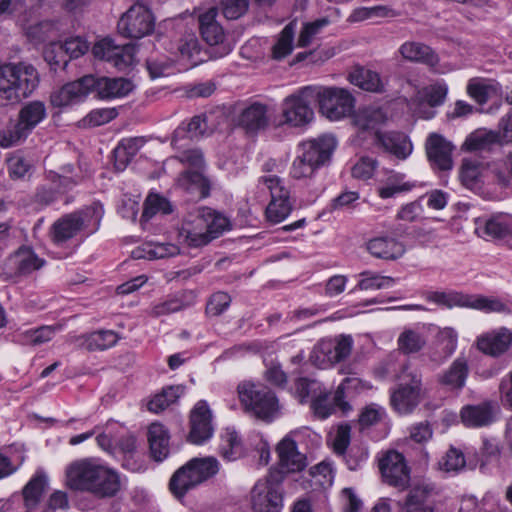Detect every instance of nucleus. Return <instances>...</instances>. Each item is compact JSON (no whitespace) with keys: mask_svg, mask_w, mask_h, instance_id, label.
<instances>
[{"mask_svg":"<svg viewBox=\"0 0 512 512\" xmlns=\"http://www.w3.org/2000/svg\"><path fill=\"white\" fill-rule=\"evenodd\" d=\"M66 484L75 491L90 492L98 497H112L120 489L118 474L91 459L78 460L66 469Z\"/></svg>","mask_w":512,"mask_h":512,"instance_id":"obj_1","label":"nucleus"},{"mask_svg":"<svg viewBox=\"0 0 512 512\" xmlns=\"http://www.w3.org/2000/svg\"><path fill=\"white\" fill-rule=\"evenodd\" d=\"M36 68L28 63L0 66V105L16 104L30 96L39 84Z\"/></svg>","mask_w":512,"mask_h":512,"instance_id":"obj_2","label":"nucleus"},{"mask_svg":"<svg viewBox=\"0 0 512 512\" xmlns=\"http://www.w3.org/2000/svg\"><path fill=\"white\" fill-rule=\"evenodd\" d=\"M104 215L103 206L94 202L84 209L63 215L51 226L50 237L54 244L62 245L81 232L95 233Z\"/></svg>","mask_w":512,"mask_h":512,"instance_id":"obj_3","label":"nucleus"},{"mask_svg":"<svg viewBox=\"0 0 512 512\" xmlns=\"http://www.w3.org/2000/svg\"><path fill=\"white\" fill-rule=\"evenodd\" d=\"M191 218L183 224L179 232L180 238L189 247L206 246L229 228V220L208 207L199 208Z\"/></svg>","mask_w":512,"mask_h":512,"instance_id":"obj_4","label":"nucleus"},{"mask_svg":"<svg viewBox=\"0 0 512 512\" xmlns=\"http://www.w3.org/2000/svg\"><path fill=\"white\" fill-rule=\"evenodd\" d=\"M240 403L245 412L263 421H272L279 412L278 399L268 387L251 381L237 386Z\"/></svg>","mask_w":512,"mask_h":512,"instance_id":"obj_5","label":"nucleus"},{"mask_svg":"<svg viewBox=\"0 0 512 512\" xmlns=\"http://www.w3.org/2000/svg\"><path fill=\"white\" fill-rule=\"evenodd\" d=\"M397 378L399 383L391 393V405L399 414L411 413L425 396L422 374L418 369L405 364Z\"/></svg>","mask_w":512,"mask_h":512,"instance_id":"obj_6","label":"nucleus"},{"mask_svg":"<svg viewBox=\"0 0 512 512\" xmlns=\"http://www.w3.org/2000/svg\"><path fill=\"white\" fill-rule=\"evenodd\" d=\"M218 471L219 463L215 458H194L173 474L169 483L170 490L177 498H181Z\"/></svg>","mask_w":512,"mask_h":512,"instance_id":"obj_7","label":"nucleus"},{"mask_svg":"<svg viewBox=\"0 0 512 512\" xmlns=\"http://www.w3.org/2000/svg\"><path fill=\"white\" fill-rule=\"evenodd\" d=\"M46 116V106L42 101L26 103L18 113L17 122L11 128L0 132V145L8 148L23 142Z\"/></svg>","mask_w":512,"mask_h":512,"instance_id":"obj_8","label":"nucleus"},{"mask_svg":"<svg viewBox=\"0 0 512 512\" xmlns=\"http://www.w3.org/2000/svg\"><path fill=\"white\" fill-rule=\"evenodd\" d=\"M314 92L320 112L332 121L340 120L350 115L354 109L355 99L352 94L343 88L317 87Z\"/></svg>","mask_w":512,"mask_h":512,"instance_id":"obj_9","label":"nucleus"},{"mask_svg":"<svg viewBox=\"0 0 512 512\" xmlns=\"http://www.w3.org/2000/svg\"><path fill=\"white\" fill-rule=\"evenodd\" d=\"M282 482L280 472H269L254 485L251 503L255 512H280L282 508Z\"/></svg>","mask_w":512,"mask_h":512,"instance_id":"obj_10","label":"nucleus"},{"mask_svg":"<svg viewBox=\"0 0 512 512\" xmlns=\"http://www.w3.org/2000/svg\"><path fill=\"white\" fill-rule=\"evenodd\" d=\"M315 91L314 86H306L283 100L284 123L292 127H301L313 120L314 112L311 103L315 100Z\"/></svg>","mask_w":512,"mask_h":512,"instance_id":"obj_11","label":"nucleus"},{"mask_svg":"<svg viewBox=\"0 0 512 512\" xmlns=\"http://www.w3.org/2000/svg\"><path fill=\"white\" fill-rule=\"evenodd\" d=\"M117 29L127 38L139 39L153 31L154 17L145 5L137 2L121 16Z\"/></svg>","mask_w":512,"mask_h":512,"instance_id":"obj_12","label":"nucleus"},{"mask_svg":"<svg viewBox=\"0 0 512 512\" xmlns=\"http://www.w3.org/2000/svg\"><path fill=\"white\" fill-rule=\"evenodd\" d=\"M259 182L264 184L271 194V201L266 208L267 219L273 223L283 221L292 210L289 190L276 175L262 176Z\"/></svg>","mask_w":512,"mask_h":512,"instance_id":"obj_13","label":"nucleus"},{"mask_svg":"<svg viewBox=\"0 0 512 512\" xmlns=\"http://www.w3.org/2000/svg\"><path fill=\"white\" fill-rule=\"evenodd\" d=\"M353 339L350 335H339L335 338L322 339L313 350V358L325 368L346 359L352 351Z\"/></svg>","mask_w":512,"mask_h":512,"instance_id":"obj_14","label":"nucleus"},{"mask_svg":"<svg viewBox=\"0 0 512 512\" xmlns=\"http://www.w3.org/2000/svg\"><path fill=\"white\" fill-rule=\"evenodd\" d=\"M135 46L131 43L117 45L110 38L96 42L92 48L95 58L104 60L122 71L130 67L135 60Z\"/></svg>","mask_w":512,"mask_h":512,"instance_id":"obj_15","label":"nucleus"},{"mask_svg":"<svg viewBox=\"0 0 512 512\" xmlns=\"http://www.w3.org/2000/svg\"><path fill=\"white\" fill-rule=\"evenodd\" d=\"M218 10L215 7L209 8L206 12L199 15V30L202 39L210 46H218L215 52V58H221L229 54L233 47L225 41V32L218 23L216 17Z\"/></svg>","mask_w":512,"mask_h":512,"instance_id":"obj_16","label":"nucleus"},{"mask_svg":"<svg viewBox=\"0 0 512 512\" xmlns=\"http://www.w3.org/2000/svg\"><path fill=\"white\" fill-rule=\"evenodd\" d=\"M384 481L390 486L404 490L410 482V472L404 456L396 451L388 452L379 463Z\"/></svg>","mask_w":512,"mask_h":512,"instance_id":"obj_17","label":"nucleus"},{"mask_svg":"<svg viewBox=\"0 0 512 512\" xmlns=\"http://www.w3.org/2000/svg\"><path fill=\"white\" fill-rule=\"evenodd\" d=\"M92 75H85L78 80L68 82L50 95L52 106L63 108L77 104L91 93Z\"/></svg>","mask_w":512,"mask_h":512,"instance_id":"obj_18","label":"nucleus"},{"mask_svg":"<svg viewBox=\"0 0 512 512\" xmlns=\"http://www.w3.org/2000/svg\"><path fill=\"white\" fill-rule=\"evenodd\" d=\"M269 123L268 106L258 101L245 105L236 117L237 126L252 135L265 130Z\"/></svg>","mask_w":512,"mask_h":512,"instance_id":"obj_19","label":"nucleus"},{"mask_svg":"<svg viewBox=\"0 0 512 512\" xmlns=\"http://www.w3.org/2000/svg\"><path fill=\"white\" fill-rule=\"evenodd\" d=\"M276 452L279 458L278 469L270 472H280L284 477L286 473L300 472L307 466L306 456L298 451L297 443L290 437H284L278 443Z\"/></svg>","mask_w":512,"mask_h":512,"instance_id":"obj_20","label":"nucleus"},{"mask_svg":"<svg viewBox=\"0 0 512 512\" xmlns=\"http://www.w3.org/2000/svg\"><path fill=\"white\" fill-rule=\"evenodd\" d=\"M426 154L431 165L439 170H451L454 146L442 135L431 133L425 143Z\"/></svg>","mask_w":512,"mask_h":512,"instance_id":"obj_21","label":"nucleus"},{"mask_svg":"<svg viewBox=\"0 0 512 512\" xmlns=\"http://www.w3.org/2000/svg\"><path fill=\"white\" fill-rule=\"evenodd\" d=\"M134 88L133 83L123 77H95L92 75L91 92L99 99L111 100L127 96Z\"/></svg>","mask_w":512,"mask_h":512,"instance_id":"obj_22","label":"nucleus"},{"mask_svg":"<svg viewBox=\"0 0 512 512\" xmlns=\"http://www.w3.org/2000/svg\"><path fill=\"white\" fill-rule=\"evenodd\" d=\"M336 144L333 136L321 135L302 142L299 145L298 152L307 158H311L312 162L322 167L330 161Z\"/></svg>","mask_w":512,"mask_h":512,"instance_id":"obj_23","label":"nucleus"},{"mask_svg":"<svg viewBox=\"0 0 512 512\" xmlns=\"http://www.w3.org/2000/svg\"><path fill=\"white\" fill-rule=\"evenodd\" d=\"M498 406L493 401H483L476 405L461 408L460 417L466 427L479 428L491 425L495 421Z\"/></svg>","mask_w":512,"mask_h":512,"instance_id":"obj_24","label":"nucleus"},{"mask_svg":"<svg viewBox=\"0 0 512 512\" xmlns=\"http://www.w3.org/2000/svg\"><path fill=\"white\" fill-rule=\"evenodd\" d=\"M336 408H339L344 413L351 409L349 403L343 399L342 388L337 389L333 394L324 388L310 403L313 415L321 420L328 418L335 412Z\"/></svg>","mask_w":512,"mask_h":512,"instance_id":"obj_25","label":"nucleus"},{"mask_svg":"<svg viewBox=\"0 0 512 512\" xmlns=\"http://www.w3.org/2000/svg\"><path fill=\"white\" fill-rule=\"evenodd\" d=\"M211 418V411L206 401H199L190 414V442L202 444L212 436Z\"/></svg>","mask_w":512,"mask_h":512,"instance_id":"obj_26","label":"nucleus"},{"mask_svg":"<svg viewBox=\"0 0 512 512\" xmlns=\"http://www.w3.org/2000/svg\"><path fill=\"white\" fill-rule=\"evenodd\" d=\"M512 344V332L501 327L480 335L476 340V346L482 353L498 357L504 354Z\"/></svg>","mask_w":512,"mask_h":512,"instance_id":"obj_27","label":"nucleus"},{"mask_svg":"<svg viewBox=\"0 0 512 512\" xmlns=\"http://www.w3.org/2000/svg\"><path fill=\"white\" fill-rule=\"evenodd\" d=\"M469 372L468 359L460 355L451 363L448 369L438 375L437 381L452 391H460L466 385Z\"/></svg>","mask_w":512,"mask_h":512,"instance_id":"obj_28","label":"nucleus"},{"mask_svg":"<svg viewBox=\"0 0 512 512\" xmlns=\"http://www.w3.org/2000/svg\"><path fill=\"white\" fill-rule=\"evenodd\" d=\"M375 144L385 152L391 153L399 159L407 158L412 152V143L406 135L400 132L375 133Z\"/></svg>","mask_w":512,"mask_h":512,"instance_id":"obj_29","label":"nucleus"},{"mask_svg":"<svg viewBox=\"0 0 512 512\" xmlns=\"http://www.w3.org/2000/svg\"><path fill=\"white\" fill-rule=\"evenodd\" d=\"M434 488L429 484L414 486L408 493L404 503H398L404 512H435V507L430 500Z\"/></svg>","mask_w":512,"mask_h":512,"instance_id":"obj_30","label":"nucleus"},{"mask_svg":"<svg viewBox=\"0 0 512 512\" xmlns=\"http://www.w3.org/2000/svg\"><path fill=\"white\" fill-rule=\"evenodd\" d=\"M208 130L207 117L205 114L195 115L185 124L181 123L174 131L171 145L174 149L182 148V141L192 140L206 134Z\"/></svg>","mask_w":512,"mask_h":512,"instance_id":"obj_31","label":"nucleus"},{"mask_svg":"<svg viewBox=\"0 0 512 512\" xmlns=\"http://www.w3.org/2000/svg\"><path fill=\"white\" fill-rule=\"evenodd\" d=\"M9 264L14 268V275L25 276L41 269L45 260L38 257L29 247H21L9 257Z\"/></svg>","mask_w":512,"mask_h":512,"instance_id":"obj_32","label":"nucleus"},{"mask_svg":"<svg viewBox=\"0 0 512 512\" xmlns=\"http://www.w3.org/2000/svg\"><path fill=\"white\" fill-rule=\"evenodd\" d=\"M399 54L409 62L422 63L432 68L439 63L438 55L433 49L421 42L407 41L399 47Z\"/></svg>","mask_w":512,"mask_h":512,"instance_id":"obj_33","label":"nucleus"},{"mask_svg":"<svg viewBox=\"0 0 512 512\" xmlns=\"http://www.w3.org/2000/svg\"><path fill=\"white\" fill-rule=\"evenodd\" d=\"M368 252L375 258L396 260L405 253L404 245L391 237H376L366 244Z\"/></svg>","mask_w":512,"mask_h":512,"instance_id":"obj_34","label":"nucleus"},{"mask_svg":"<svg viewBox=\"0 0 512 512\" xmlns=\"http://www.w3.org/2000/svg\"><path fill=\"white\" fill-rule=\"evenodd\" d=\"M388 120L387 112L379 106L368 105L360 107L354 114L353 122L362 131H379V127Z\"/></svg>","mask_w":512,"mask_h":512,"instance_id":"obj_35","label":"nucleus"},{"mask_svg":"<svg viewBox=\"0 0 512 512\" xmlns=\"http://www.w3.org/2000/svg\"><path fill=\"white\" fill-rule=\"evenodd\" d=\"M177 185L198 199L210 194V182L203 170H185L177 178Z\"/></svg>","mask_w":512,"mask_h":512,"instance_id":"obj_36","label":"nucleus"},{"mask_svg":"<svg viewBox=\"0 0 512 512\" xmlns=\"http://www.w3.org/2000/svg\"><path fill=\"white\" fill-rule=\"evenodd\" d=\"M169 432L160 423H152L148 428V442L152 458L163 461L169 454Z\"/></svg>","mask_w":512,"mask_h":512,"instance_id":"obj_37","label":"nucleus"},{"mask_svg":"<svg viewBox=\"0 0 512 512\" xmlns=\"http://www.w3.org/2000/svg\"><path fill=\"white\" fill-rule=\"evenodd\" d=\"M476 232L480 237L502 239L512 234V227L508 218L502 215L487 220H477Z\"/></svg>","mask_w":512,"mask_h":512,"instance_id":"obj_38","label":"nucleus"},{"mask_svg":"<svg viewBox=\"0 0 512 512\" xmlns=\"http://www.w3.org/2000/svg\"><path fill=\"white\" fill-rule=\"evenodd\" d=\"M350 82L369 92L380 93L384 91V84L380 75L368 68L357 66L349 74Z\"/></svg>","mask_w":512,"mask_h":512,"instance_id":"obj_39","label":"nucleus"},{"mask_svg":"<svg viewBox=\"0 0 512 512\" xmlns=\"http://www.w3.org/2000/svg\"><path fill=\"white\" fill-rule=\"evenodd\" d=\"M427 343L420 328H405L398 336V349L403 354H413L422 350Z\"/></svg>","mask_w":512,"mask_h":512,"instance_id":"obj_40","label":"nucleus"},{"mask_svg":"<svg viewBox=\"0 0 512 512\" xmlns=\"http://www.w3.org/2000/svg\"><path fill=\"white\" fill-rule=\"evenodd\" d=\"M195 298L193 291H184L179 295L170 297L152 308V315L155 317L178 312L189 306Z\"/></svg>","mask_w":512,"mask_h":512,"instance_id":"obj_41","label":"nucleus"},{"mask_svg":"<svg viewBox=\"0 0 512 512\" xmlns=\"http://www.w3.org/2000/svg\"><path fill=\"white\" fill-rule=\"evenodd\" d=\"M466 308H472L484 313H508L510 309L506 303L496 297H487L481 295H469L465 300Z\"/></svg>","mask_w":512,"mask_h":512,"instance_id":"obj_42","label":"nucleus"},{"mask_svg":"<svg viewBox=\"0 0 512 512\" xmlns=\"http://www.w3.org/2000/svg\"><path fill=\"white\" fill-rule=\"evenodd\" d=\"M499 134L495 131L479 129L467 136L462 149L468 152H476L488 149L491 145L499 143Z\"/></svg>","mask_w":512,"mask_h":512,"instance_id":"obj_43","label":"nucleus"},{"mask_svg":"<svg viewBox=\"0 0 512 512\" xmlns=\"http://www.w3.org/2000/svg\"><path fill=\"white\" fill-rule=\"evenodd\" d=\"M184 391L185 387L182 385L166 387L149 401L148 409L154 413L162 412L175 403L184 394Z\"/></svg>","mask_w":512,"mask_h":512,"instance_id":"obj_44","label":"nucleus"},{"mask_svg":"<svg viewBox=\"0 0 512 512\" xmlns=\"http://www.w3.org/2000/svg\"><path fill=\"white\" fill-rule=\"evenodd\" d=\"M180 252L179 247L171 243H156L154 245H147L146 248H136L132 251L134 259H161L173 257Z\"/></svg>","mask_w":512,"mask_h":512,"instance_id":"obj_45","label":"nucleus"},{"mask_svg":"<svg viewBox=\"0 0 512 512\" xmlns=\"http://www.w3.org/2000/svg\"><path fill=\"white\" fill-rule=\"evenodd\" d=\"M456 347L457 333L455 330L450 327L443 328L437 334L438 352L434 354L432 359L434 361L443 362L454 353Z\"/></svg>","mask_w":512,"mask_h":512,"instance_id":"obj_46","label":"nucleus"},{"mask_svg":"<svg viewBox=\"0 0 512 512\" xmlns=\"http://www.w3.org/2000/svg\"><path fill=\"white\" fill-rule=\"evenodd\" d=\"M47 485V477L44 473H36L23 488V497L27 508H34L40 502L41 496Z\"/></svg>","mask_w":512,"mask_h":512,"instance_id":"obj_47","label":"nucleus"},{"mask_svg":"<svg viewBox=\"0 0 512 512\" xmlns=\"http://www.w3.org/2000/svg\"><path fill=\"white\" fill-rule=\"evenodd\" d=\"M295 28L296 24L294 22H290L280 32L276 43L271 49L273 59L279 61L291 54L293 50Z\"/></svg>","mask_w":512,"mask_h":512,"instance_id":"obj_48","label":"nucleus"},{"mask_svg":"<svg viewBox=\"0 0 512 512\" xmlns=\"http://www.w3.org/2000/svg\"><path fill=\"white\" fill-rule=\"evenodd\" d=\"M427 301L447 308L464 307L467 294L458 291H428L425 293Z\"/></svg>","mask_w":512,"mask_h":512,"instance_id":"obj_49","label":"nucleus"},{"mask_svg":"<svg viewBox=\"0 0 512 512\" xmlns=\"http://www.w3.org/2000/svg\"><path fill=\"white\" fill-rule=\"evenodd\" d=\"M460 180L462 184L470 189L480 188L481 165L478 161L464 159L460 169Z\"/></svg>","mask_w":512,"mask_h":512,"instance_id":"obj_50","label":"nucleus"},{"mask_svg":"<svg viewBox=\"0 0 512 512\" xmlns=\"http://www.w3.org/2000/svg\"><path fill=\"white\" fill-rule=\"evenodd\" d=\"M119 340V336L112 330H98L88 334V351H103L113 347Z\"/></svg>","mask_w":512,"mask_h":512,"instance_id":"obj_51","label":"nucleus"},{"mask_svg":"<svg viewBox=\"0 0 512 512\" xmlns=\"http://www.w3.org/2000/svg\"><path fill=\"white\" fill-rule=\"evenodd\" d=\"M182 143V148L176 149L177 153L174 158L183 165L190 167V170H204L205 159L203 152L199 148H186Z\"/></svg>","mask_w":512,"mask_h":512,"instance_id":"obj_52","label":"nucleus"},{"mask_svg":"<svg viewBox=\"0 0 512 512\" xmlns=\"http://www.w3.org/2000/svg\"><path fill=\"white\" fill-rule=\"evenodd\" d=\"M60 326H41L37 329H31L20 335L21 342L26 345L37 346L49 342L55 335Z\"/></svg>","mask_w":512,"mask_h":512,"instance_id":"obj_53","label":"nucleus"},{"mask_svg":"<svg viewBox=\"0 0 512 512\" xmlns=\"http://www.w3.org/2000/svg\"><path fill=\"white\" fill-rule=\"evenodd\" d=\"M361 279L357 284L360 290H378L391 287L395 280L390 276H382L370 271H364L360 274Z\"/></svg>","mask_w":512,"mask_h":512,"instance_id":"obj_54","label":"nucleus"},{"mask_svg":"<svg viewBox=\"0 0 512 512\" xmlns=\"http://www.w3.org/2000/svg\"><path fill=\"white\" fill-rule=\"evenodd\" d=\"M158 212L169 214L172 212V205L166 198L150 194L145 200L142 218L147 221Z\"/></svg>","mask_w":512,"mask_h":512,"instance_id":"obj_55","label":"nucleus"},{"mask_svg":"<svg viewBox=\"0 0 512 512\" xmlns=\"http://www.w3.org/2000/svg\"><path fill=\"white\" fill-rule=\"evenodd\" d=\"M324 388L319 382L307 378H299L295 383L296 395L301 404L307 403L309 399L311 402Z\"/></svg>","mask_w":512,"mask_h":512,"instance_id":"obj_56","label":"nucleus"},{"mask_svg":"<svg viewBox=\"0 0 512 512\" xmlns=\"http://www.w3.org/2000/svg\"><path fill=\"white\" fill-rule=\"evenodd\" d=\"M43 57L53 71L65 69L69 62L61 43H52L47 46L43 52Z\"/></svg>","mask_w":512,"mask_h":512,"instance_id":"obj_57","label":"nucleus"},{"mask_svg":"<svg viewBox=\"0 0 512 512\" xmlns=\"http://www.w3.org/2000/svg\"><path fill=\"white\" fill-rule=\"evenodd\" d=\"M319 168L321 167L312 162L311 158L298 153L292 163L290 174L294 179L311 178Z\"/></svg>","mask_w":512,"mask_h":512,"instance_id":"obj_58","label":"nucleus"},{"mask_svg":"<svg viewBox=\"0 0 512 512\" xmlns=\"http://www.w3.org/2000/svg\"><path fill=\"white\" fill-rule=\"evenodd\" d=\"M329 20L326 18L318 19L314 22H309L304 24L298 40H297V46L298 47H307L312 43V40L314 37L321 31L323 27L328 25Z\"/></svg>","mask_w":512,"mask_h":512,"instance_id":"obj_59","label":"nucleus"},{"mask_svg":"<svg viewBox=\"0 0 512 512\" xmlns=\"http://www.w3.org/2000/svg\"><path fill=\"white\" fill-rule=\"evenodd\" d=\"M351 440V427L349 424H340L332 440L333 451L339 456H345Z\"/></svg>","mask_w":512,"mask_h":512,"instance_id":"obj_60","label":"nucleus"},{"mask_svg":"<svg viewBox=\"0 0 512 512\" xmlns=\"http://www.w3.org/2000/svg\"><path fill=\"white\" fill-rule=\"evenodd\" d=\"M117 111L114 108L96 109L91 111L84 119V125L100 126L116 118Z\"/></svg>","mask_w":512,"mask_h":512,"instance_id":"obj_61","label":"nucleus"},{"mask_svg":"<svg viewBox=\"0 0 512 512\" xmlns=\"http://www.w3.org/2000/svg\"><path fill=\"white\" fill-rule=\"evenodd\" d=\"M441 468L447 472H458L465 467V458L460 450L451 448L440 462Z\"/></svg>","mask_w":512,"mask_h":512,"instance_id":"obj_62","label":"nucleus"},{"mask_svg":"<svg viewBox=\"0 0 512 512\" xmlns=\"http://www.w3.org/2000/svg\"><path fill=\"white\" fill-rule=\"evenodd\" d=\"M53 30V23L49 21H42L37 24L29 26L27 28L26 34L31 41L39 43L46 41L50 37Z\"/></svg>","mask_w":512,"mask_h":512,"instance_id":"obj_63","label":"nucleus"},{"mask_svg":"<svg viewBox=\"0 0 512 512\" xmlns=\"http://www.w3.org/2000/svg\"><path fill=\"white\" fill-rule=\"evenodd\" d=\"M61 46L69 60L79 58L89 49L87 42L81 37L69 38L64 43H61Z\"/></svg>","mask_w":512,"mask_h":512,"instance_id":"obj_64","label":"nucleus"}]
</instances>
